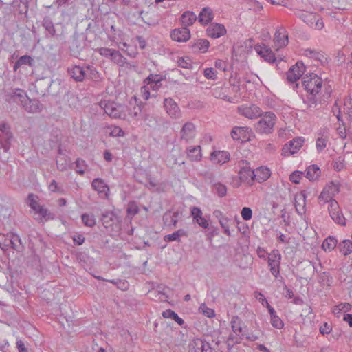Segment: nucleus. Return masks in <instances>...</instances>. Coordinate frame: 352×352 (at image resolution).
Segmentation results:
<instances>
[{"label": "nucleus", "mask_w": 352, "mask_h": 352, "mask_svg": "<svg viewBox=\"0 0 352 352\" xmlns=\"http://www.w3.org/2000/svg\"><path fill=\"white\" fill-rule=\"evenodd\" d=\"M170 37L177 42H186L190 39V32L187 28L182 27L173 30L170 33Z\"/></svg>", "instance_id": "obj_16"}, {"label": "nucleus", "mask_w": 352, "mask_h": 352, "mask_svg": "<svg viewBox=\"0 0 352 352\" xmlns=\"http://www.w3.org/2000/svg\"><path fill=\"white\" fill-rule=\"evenodd\" d=\"M191 215L192 216L194 221H195L201 227L208 228L209 226L207 220L203 217L202 212L199 208L192 207L191 208Z\"/></svg>", "instance_id": "obj_26"}, {"label": "nucleus", "mask_w": 352, "mask_h": 352, "mask_svg": "<svg viewBox=\"0 0 352 352\" xmlns=\"http://www.w3.org/2000/svg\"><path fill=\"white\" fill-rule=\"evenodd\" d=\"M322 82V79L314 74L305 76L302 80L305 89L312 95H316L319 92L321 89Z\"/></svg>", "instance_id": "obj_3"}, {"label": "nucleus", "mask_w": 352, "mask_h": 352, "mask_svg": "<svg viewBox=\"0 0 352 352\" xmlns=\"http://www.w3.org/2000/svg\"><path fill=\"white\" fill-rule=\"evenodd\" d=\"M340 192V186L338 184L331 182L328 184L322 190L318 199L321 204H328L331 200H335L333 197Z\"/></svg>", "instance_id": "obj_5"}, {"label": "nucleus", "mask_w": 352, "mask_h": 352, "mask_svg": "<svg viewBox=\"0 0 352 352\" xmlns=\"http://www.w3.org/2000/svg\"><path fill=\"white\" fill-rule=\"evenodd\" d=\"M171 340L169 342L170 348L176 346H184L186 340L184 339V336L180 332H175L171 336Z\"/></svg>", "instance_id": "obj_30"}, {"label": "nucleus", "mask_w": 352, "mask_h": 352, "mask_svg": "<svg viewBox=\"0 0 352 352\" xmlns=\"http://www.w3.org/2000/svg\"><path fill=\"white\" fill-rule=\"evenodd\" d=\"M268 265L270 267V271L272 274L275 277H277L278 274H279L280 262L278 261V260L270 261V259H268Z\"/></svg>", "instance_id": "obj_48"}, {"label": "nucleus", "mask_w": 352, "mask_h": 352, "mask_svg": "<svg viewBox=\"0 0 352 352\" xmlns=\"http://www.w3.org/2000/svg\"><path fill=\"white\" fill-rule=\"evenodd\" d=\"M340 252L344 256L349 255L352 252V241L343 240L338 245Z\"/></svg>", "instance_id": "obj_39"}, {"label": "nucleus", "mask_w": 352, "mask_h": 352, "mask_svg": "<svg viewBox=\"0 0 352 352\" xmlns=\"http://www.w3.org/2000/svg\"><path fill=\"white\" fill-rule=\"evenodd\" d=\"M23 65L33 66L34 59L29 55H24L21 56L13 65V70L14 72L17 71V69Z\"/></svg>", "instance_id": "obj_33"}, {"label": "nucleus", "mask_w": 352, "mask_h": 352, "mask_svg": "<svg viewBox=\"0 0 352 352\" xmlns=\"http://www.w3.org/2000/svg\"><path fill=\"white\" fill-rule=\"evenodd\" d=\"M338 241L333 236L327 237L322 243V248L325 251H331L333 250L337 245Z\"/></svg>", "instance_id": "obj_41"}, {"label": "nucleus", "mask_w": 352, "mask_h": 352, "mask_svg": "<svg viewBox=\"0 0 352 352\" xmlns=\"http://www.w3.org/2000/svg\"><path fill=\"white\" fill-rule=\"evenodd\" d=\"M199 21L202 25L208 24L213 19V13L210 8H204L199 14Z\"/></svg>", "instance_id": "obj_31"}, {"label": "nucleus", "mask_w": 352, "mask_h": 352, "mask_svg": "<svg viewBox=\"0 0 352 352\" xmlns=\"http://www.w3.org/2000/svg\"><path fill=\"white\" fill-rule=\"evenodd\" d=\"M209 41L206 39L199 38L192 44L191 47L195 52H206L209 47Z\"/></svg>", "instance_id": "obj_29"}, {"label": "nucleus", "mask_w": 352, "mask_h": 352, "mask_svg": "<svg viewBox=\"0 0 352 352\" xmlns=\"http://www.w3.org/2000/svg\"><path fill=\"white\" fill-rule=\"evenodd\" d=\"M196 126L192 122H186L180 131V140L185 143L192 142L196 136Z\"/></svg>", "instance_id": "obj_7"}, {"label": "nucleus", "mask_w": 352, "mask_h": 352, "mask_svg": "<svg viewBox=\"0 0 352 352\" xmlns=\"http://www.w3.org/2000/svg\"><path fill=\"white\" fill-rule=\"evenodd\" d=\"M241 214L244 220L248 221L252 219V211L250 208L244 207L241 210Z\"/></svg>", "instance_id": "obj_58"}, {"label": "nucleus", "mask_w": 352, "mask_h": 352, "mask_svg": "<svg viewBox=\"0 0 352 352\" xmlns=\"http://www.w3.org/2000/svg\"><path fill=\"white\" fill-rule=\"evenodd\" d=\"M28 205L32 209L33 208H35V206H37L39 205L38 199V197L33 194H30L28 195Z\"/></svg>", "instance_id": "obj_60"}, {"label": "nucleus", "mask_w": 352, "mask_h": 352, "mask_svg": "<svg viewBox=\"0 0 352 352\" xmlns=\"http://www.w3.org/2000/svg\"><path fill=\"white\" fill-rule=\"evenodd\" d=\"M162 80V78L160 75L158 74H150L144 80V83L148 85L149 84H155V86L157 84L160 83Z\"/></svg>", "instance_id": "obj_46"}, {"label": "nucleus", "mask_w": 352, "mask_h": 352, "mask_svg": "<svg viewBox=\"0 0 352 352\" xmlns=\"http://www.w3.org/2000/svg\"><path fill=\"white\" fill-rule=\"evenodd\" d=\"M206 32L209 37L217 38L225 35L226 34V29L221 24L213 23L207 28Z\"/></svg>", "instance_id": "obj_19"}, {"label": "nucleus", "mask_w": 352, "mask_h": 352, "mask_svg": "<svg viewBox=\"0 0 352 352\" xmlns=\"http://www.w3.org/2000/svg\"><path fill=\"white\" fill-rule=\"evenodd\" d=\"M271 324L274 327L278 329H282L284 326L283 320L276 314L271 316Z\"/></svg>", "instance_id": "obj_51"}, {"label": "nucleus", "mask_w": 352, "mask_h": 352, "mask_svg": "<svg viewBox=\"0 0 352 352\" xmlns=\"http://www.w3.org/2000/svg\"><path fill=\"white\" fill-rule=\"evenodd\" d=\"M188 347V352H212L210 344L201 338L193 339Z\"/></svg>", "instance_id": "obj_10"}, {"label": "nucleus", "mask_w": 352, "mask_h": 352, "mask_svg": "<svg viewBox=\"0 0 352 352\" xmlns=\"http://www.w3.org/2000/svg\"><path fill=\"white\" fill-rule=\"evenodd\" d=\"M92 187L100 195L105 197H108L109 188L102 179L96 178L94 179Z\"/></svg>", "instance_id": "obj_22"}, {"label": "nucleus", "mask_w": 352, "mask_h": 352, "mask_svg": "<svg viewBox=\"0 0 352 352\" xmlns=\"http://www.w3.org/2000/svg\"><path fill=\"white\" fill-rule=\"evenodd\" d=\"M344 111L352 118V98L351 97L346 98L344 103Z\"/></svg>", "instance_id": "obj_55"}, {"label": "nucleus", "mask_w": 352, "mask_h": 352, "mask_svg": "<svg viewBox=\"0 0 352 352\" xmlns=\"http://www.w3.org/2000/svg\"><path fill=\"white\" fill-rule=\"evenodd\" d=\"M238 111L241 116L248 119H255L261 116L262 110L255 104H245L239 107Z\"/></svg>", "instance_id": "obj_9"}, {"label": "nucleus", "mask_w": 352, "mask_h": 352, "mask_svg": "<svg viewBox=\"0 0 352 352\" xmlns=\"http://www.w3.org/2000/svg\"><path fill=\"white\" fill-rule=\"evenodd\" d=\"M103 109L105 113L111 118L126 120L128 117L126 106L118 104L113 102H107L104 104Z\"/></svg>", "instance_id": "obj_2"}, {"label": "nucleus", "mask_w": 352, "mask_h": 352, "mask_svg": "<svg viewBox=\"0 0 352 352\" xmlns=\"http://www.w3.org/2000/svg\"><path fill=\"white\" fill-rule=\"evenodd\" d=\"M188 158L192 162H199L202 158L200 146H189L186 148Z\"/></svg>", "instance_id": "obj_27"}, {"label": "nucleus", "mask_w": 352, "mask_h": 352, "mask_svg": "<svg viewBox=\"0 0 352 352\" xmlns=\"http://www.w3.org/2000/svg\"><path fill=\"white\" fill-rule=\"evenodd\" d=\"M212 96L216 98H221L223 100L229 101V97L223 92V88L217 87L212 90Z\"/></svg>", "instance_id": "obj_49"}, {"label": "nucleus", "mask_w": 352, "mask_h": 352, "mask_svg": "<svg viewBox=\"0 0 352 352\" xmlns=\"http://www.w3.org/2000/svg\"><path fill=\"white\" fill-rule=\"evenodd\" d=\"M302 173L300 171H295L292 173L289 176V179L294 184H298L301 179Z\"/></svg>", "instance_id": "obj_61"}, {"label": "nucleus", "mask_w": 352, "mask_h": 352, "mask_svg": "<svg viewBox=\"0 0 352 352\" xmlns=\"http://www.w3.org/2000/svg\"><path fill=\"white\" fill-rule=\"evenodd\" d=\"M21 104L28 113H38L42 109V105L37 100H31L28 97Z\"/></svg>", "instance_id": "obj_20"}, {"label": "nucleus", "mask_w": 352, "mask_h": 352, "mask_svg": "<svg viewBox=\"0 0 352 352\" xmlns=\"http://www.w3.org/2000/svg\"><path fill=\"white\" fill-rule=\"evenodd\" d=\"M230 159V154L224 151H215L210 155V160L214 164H224Z\"/></svg>", "instance_id": "obj_24"}, {"label": "nucleus", "mask_w": 352, "mask_h": 352, "mask_svg": "<svg viewBox=\"0 0 352 352\" xmlns=\"http://www.w3.org/2000/svg\"><path fill=\"white\" fill-rule=\"evenodd\" d=\"M10 239H12V241H10V248H12L19 252H21L23 250V245L22 244L21 240L18 235L10 233Z\"/></svg>", "instance_id": "obj_37"}, {"label": "nucleus", "mask_w": 352, "mask_h": 352, "mask_svg": "<svg viewBox=\"0 0 352 352\" xmlns=\"http://www.w3.org/2000/svg\"><path fill=\"white\" fill-rule=\"evenodd\" d=\"M10 233L7 234H0V248L6 251L10 247Z\"/></svg>", "instance_id": "obj_45"}, {"label": "nucleus", "mask_w": 352, "mask_h": 352, "mask_svg": "<svg viewBox=\"0 0 352 352\" xmlns=\"http://www.w3.org/2000/svg\"><path fill=\"white\" fill-rule=\"evenodd\" d=\"M350 309H351L350 304L346 303V302L340 303L333 309V313L336 314L340 313L341 311H348L350 310Z\"/></svg>", "instance_id": "obj_56"}, {"label": "nucleus", "mask_w": 352, "mask_h": 352, "mask_svg": "<svg viewBox=\"0 0 352 352\" xmlns=\"http://www.w3.org/2000/svg\"><path fill=\"white\" fill-rule=\"evenodd\" d=\"M111 60L119 66H124L126 63V58L116 50H113Z\"/></svg>", "instance_id": "obj_44"}, {"label": "nucleus", "mask_w": 352, "mask_h": 352, "mask_svg": "<svg viewBox=\"0 0 352 352\" xmlns=\"http://www.w3.org/2000/svg\"><path fill=\"white\" fill-rule=\"evenodd\" d=\"M81 218L85 226L92 228L96 225V218L92 214H82Z\"/></svg>", "instance_id": "obj_43"}, {"label": "nucleus", "mask_w": 352, "mask_h": 352, "mask_svg": "<svg viewBox=\"0 0 352 352\" xmlns=\"http://www.w3.org/2000/svg\"><path fill=\"white\" fill-rule=\"evenodd\" d=\"M302 19L311 28L316 30H321L324 27L320 17L313 12H304L301 14Z\"/></svg>", "instance_id": "obj_8"}, {"label": "nucleus", "mask_w": 352, "mask_h": 352, "mask_svg": "<svg viewBox=\"0 0 352 352\" xmlns=\"http://www.w3.org/2000/svg\"><path fill=\"white\" fill-rule=\"evenodd\" d=\"M254 170L250 166L248 162L242 161L240 162V170L239 171V177L241 182H250L254 181Z\"/></svg>", "instance_id": "obj_11"}, {"label": "nucleus", "mask_w": 352, "mask_h": 352, "mask_svg": "<svg viewBox=\"0 0 352 352\" xmlns=\"http://www.w3.org/2000/svg\"><path fill=\"white\" fill-rule=\"evenodd\" d=\"M164 108L166 113L172 118H179L181 116V111L177 104L172 98H166L164 101Z\"/></svg>", "instance_id": "obj_15"}, {"label": "nucleus", "mask_w": 352, "mask_h": 352, "mask_svg": "<svg viewBox=\"0 0 352 352\" xmlns=\"http://www.w3.org/2000/svg\"><path fill=\"white\" fill-rule=\"evenodd\" d=\"M304 73V65L302 63H297L292 66L287 72V79L290 82H296Z\"/></svg>", "instance_id": "obj_14"}, {"label": "nucleus", "mask_w": 352, "mask_h": 352, "mask_svg": "<svg viewBox=\"0 0 352 352\" xmlns=\"http://www.w3.org/2000/svg\"><path fill=\"white\" fill-rule=\"evenodd\" d=\"M254 180H256L258 182L261 183L269 179L271 173L269 168L264 166H261L254 170Z\"/></svg>", "instance_id": "obj_25"}, {"label": "nucleus", "mask_w": 352, "mask_h": 352, "mask_svg": "<svg viewBox=\"0 0 352 352\" xmlns=\"http://www.w3.org/2000/svg\"><path fill=\"white\" fill-rule=\"evenodd\" d=\"M231 327L232 329L238 338H234L232 336H230L229 340L232 341V343L239 342V339H242L244 336L243 333V328L241 327V320L238 316H233L231 320Z\"/></svg>", "instance_id": "obj_13"}, {"label": "nucleus", "mask_w": 352, "mask_h": 352, "mask_svg": "<svg viewBox=\"0 0 352 352\" xmlns=\"http://www.w3.org/2000/svg\"><path fill=\"white\" fill-rule=\"evenodd\" d=\"M162 316L165 318H171L174 320L179 325H182L184 323V320L179 317V316L175 311L170 309L163 311Z\"/></svg>", "instance_id": "obj_42"}, {"label": "nucleus", "mask_w": 352, "mask_h": 352, "mask_svg": "<svg viewBox=\"0 0 352 352\" xmlns=\"http://www.w3.org/2000/svg\"><path fill=\"white\" fill-rule=\"evenodd\" d=\"M140 16L142 21L148 25H154L157 23L156 19L153 12H140Z\"/></svg>", "instance_id": "obj_40"}, {"label": "nucleus", "mask_w": 352, "mask_h": 352, "mask_svg": "<svg viewBox=\"0 0 352 352\" xmlns=\"http://www.w3.org/2000/svg\"><path fill=\"white\" fill-rule=\"evenodd\" d=\"M204 76L210 80H215L217 78V72L212 67H208L204 69Z\"/></svg>", "instance_id": "obj_54"}, {"label": "nucleus", "mask_w": 352, "mask_h": 352, "mask_svg": "<svg viewBox=\"0 0 352 352\" xmlns=\"http://www.w3.org/2000/svg\"><path fill=\"white\" fill-rule=\"evenodd\" d=\"M6 96L9 102L12 101L17 103H22L28 97L24 91L21 89L12 90V91L8 94Z\"/></svg>", "instance_id": "obj_23"}, {"label": "nucleus", "mask_w": 352, "mask_h": 352, "mask_svg": "<svg viewBox=\"0 0 352 352\" xmlns=\"http://www.w3.org/2000/svg\"><path fill=\"white\" fill-rule=\"evenodd\" d=\"M274 47L278 50L288 44V36L283 28L276 30L274 38Z\"/></svg>", "instance_id": "obj_18"}, {"label": "nucleus", "mask_w": 352, "mask_h": 352, "mask_svg": "<svg viewBox=\"0 0 352 352\" xmlns=\"http://www.w3.org/2000/svg\"><path fill=\"white\" fill-rule=\"evenodd\" d=\"M320 175V170L316 165H312L309 166L306 170V177L310 181H314L317 179Z\"/></svg>", "instance_id": "obj_36"}, {"label": "nucleus", "mask_w": 352, "mask_h": 352, "mask_svg": "<svg viewBox=\"0 0 352 352\" xmlns=\"http://www.w3.org/2000/svg\"><path fill=\"white\" fill-rule=\"evenodd\" d=\"M294 206L298 214L303 215L305 213L306 197L303 192H300L295 195Z\"/></svg>", "instance_id": "obj_21"}, {"label": "nucleus", "mask_w": 352, "mask_h": 352, "mask_svg": "<svg viewBox=\"0 0 352 352\" xmlns=\"http://www.w3.org/2000/svg\"><path fill=\"white\" fill-rule=\"evenodd\" d=\"M255 50L265 61L274 63L276 60L274 54L268 46L258 45L255 46Z\"/></svg>", "instance_id": "obj_17"}, {"label": "nucleus", "mask_w": 352, "mask_h": 352, "mask_svg": "<svg viewBox=\"0 0 352 352\" xmlns=\"http://www.w3.org/2000/svg\"><path fill=\"white\" fill-rule=\"evenodd\" d=\"M69 73L76 81H82L85 76V71L80 66H74L69 69Z\"/></svg>", "instance_id": "obj_32"}, {"label": "nucleus", "mask_w": 352, "mask_h": 352, "mask_svg": "<svg viewBox=\"0 0 352 352\" xmlns=\"http://www.w3.org/2000/svg\"><path fill=\"white\" fill-rule=\"evenodd\" d=\"M37 214L40 215L42 218L45 219V220L52 218L51 214L48 212L47 209L44 208L43 206L41 209H39V211L38 212Z\"/></svg>", "instance_id": "obj_62"}, {"label": "nucleus", "mask_w": 352, "mask_h": 352, "mask_svg": "<svg viewBox=\"0 0 352 352\" xmlns=\"http://www.w3.org/2000/svg\"><path fill=\"white\" fill-rule=\"evenodd\" d=\"M197 16L192 12H185L181 16V23L185 26L192 25L196 21Z\"/></svg>", "instance_id": "obj_34"}, {"label": "nucleus", "mask_w": 352, "mask_h": 352, "mask_svg": "<svg viewBox=\"0 0 352 352\" xmlns=\"http://www.w3.org/2000/svg\"><path fill=\"white\" fill-rule=\"evenodd\" d=\"M140 94L142 98L145 100H147L150 97L149 87L146 84L142 86L140 89Z\"/></svg>", "instance_id": "obj_63"}, {"label": "nucleus", "mask_w": 352, "mask_h": 352, "mask_svg": "<svg viewBox=\"0 0 352 352\" xmlns=\"http://www.w3.org/2000/svg\"><path fill=\"white\" fill-rule=\"evenodd\" d=\"M304 140L301 138H297L290 141L289 144L284 146L282 149V155L284 156H289L298 152L302 147Z\"/></svg>", "instance_id": "obj_12"}, {"label": "nucleus", "mask_w": 352, "mask_h": 352, "mask_svg": "<svg viewBox=\"0 0 352 352\" xmlns=\"http://www.w3.org/2000/svg\"><path fill=\"white\" fill-rule=\"evenodd\" d=\"M178 65L182 68L188 69L192 67V63L189 58H179L177 60Z\"/></svg>", "instance_id": "obj_53"}, {"label": "nucleus", "mask_w": 352, "mask_h": 352, "mask_svg": "<svg viewBox=\"0 0 352 352\" xmlns=\"http://www.w3.org/2000/svg\"><path fill=\"white\" fill-rule=\"evenodd\" d=\"M260 119L255 124V129L259 133L270 134L274 131L277 118L272 112H265L259 116Z\"/></svg>", "instance_id": "obj_1"}, {"label": "nucleus", "mask_w": 352, "mask_h": 352, "mask_svg": "<svg viewBox=\"0 0 352 352\" xmlns=\"http://www.w3.org/2000/svg\"><path fill=\"white\" fill-rule=\"evenodd\" d=\"M213 190L220 197H225L227 194V187L219 182L214 184Z\"/></svg>", "instance_id": "obj_47"}, {"label": "nucleus", "mask_w": 352, "mask_h": 352, "mask_svg": "<svg viewBox=\"0 0 352 352\" xmlns=\"http://www.w3.org/2000/svg\"><path fill=\"white\" fill-rule=\"evenodd\" d=\"M76 171L80 174L82 175L84 174L85 169H86V164L85 162L82 160L78 159L76 162Z\"/></svg>", "instance_id": "obj_52"}, {"label": "nucleus", "mask_w": 352, "mask_h": 352, "mask_svg": "<svg viewBox=\"0 0 352 352\" xmlns=\"http://www.w3.org/2000/svg\"><path fill=\"white\" fill-rule=\"evenodd\" d=\"M328 138L327 136H322L316 140V146L318 151H322L327 146Z\"/></svg>", "instance_id": "obj_50"}, {"label": "nucleus", "mask_w": 352, "mask_h": 352, "mask_svg": "<svg viewBox=\"0 0 352 352\" xmlns=\"http://www.w3.org/2000/svg\"><path fill=\"white\" fill-rule=\"evenodd\" d=\"M114 49L108 47H100L98 49L99 54L104 57L110 58L111 59Z\"/></svg>", "instance_id": "obj_57"}, {"label": "nucleus", "mask_w": 352, "mask_h": 352, "mask_svg": "<svg viewBox=\"0 0 352 352\" xmlns=\"http://www.w3.org/2000/svg\"><path fill=\"white\" fill-rule=\"evenodd\" d=\"M116 218V215L113 212H106L102 214L101 221L103 226L108 228L112 226Z\"/></svg>", "instance_id": "obj_35"}, {"label": "nucleus", "mask_w": 352, "mask_h": 352, "mask_svg": "<svg viewBox=\"0 0 352 352\" xmlns=\"http://www.w3.org/2000/svg\"><path fill=\"white\" fill-rule=\"evenodd\" d=\"M327 204L329 213L331 219L336 223L344 226L346 224L345 218L340 210L338 203L336 200H331Z\"/></svg>", "instance_id": "obj_6"}, {"label": "nucleus", "mask_w": 352, "mask_h": 352, "mask_svg": "<svg viewBox=\"0 0 352 352\" xmlns=\"http://www.w3.org/2000/svg\"><path fill=\"white\" fill-rule=\"evenodd\" d=\"M45 29L52 34L54 35L56 30L53 23L50 21H45L43 23Z\"/></svg>", "instance_id": "obj_64"}, {"label": "nucleus", "mask_w": 352, "mask_h": 352, "mask_svg": "<svg viewBox=\"0 0 352 352\" xmlns=\"http://www.w3.org/2000/svg\"><path fill=\"white\" fill-rule=\"evenodd\" d=\"M13 139L10 126L6 123L0 124V146L4 151L10 150Z\"/></svg>", "instance_id": "obj_4"}, {"label": "nucleus", "mask_w": 352, "mask_h": 352, "mask_svg": "<svg viewBox=\"0 0 352 352\" xmlns=\"http://www.w3.org/2000/svg\"><path fill=\"white\" fill-rule=\"evenodd\" d=\"M144 107V104L141 102L137 103L132 109H129L128 107V111H126V113L128 116L135 119H139L140 114L142 111V108Z\"/></svg>", "instance_id": "obj_38"}, {"label": "nucleus", "mask_w": 352, "mask_h": 352, "mask_svg": "<svg viewBox=\"0 0 352 352\" xmlns=\"http://www.w3.org/2000/svg\"><path fill=\"white\" fill-rule=\"evenodd\" d=\"M109 135L112 137H122L124 135L122 129L119 126H113L111 128Z\"/></svg>", "instance_id": "obj_59"}, {"label": "nucleus", "mask_w": 352, "mask_h": 352, "mask_svg": "<svg viewBox=\"0 0 352 352\" xmlns=\"http://www.w3.org/2000/svg\"><path fill=\"white\" fill-rule=\"evenodd\" d=\"M250 131V129L247 126H235L231 131V136L234 140H243L247 138V133Z\"/></svg>", "instance_id": "obj_28"}]
</instances>
